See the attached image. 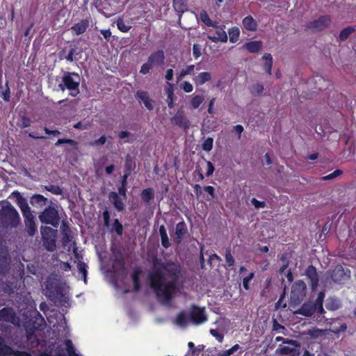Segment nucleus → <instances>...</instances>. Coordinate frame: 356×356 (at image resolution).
Wrapping results in <instances>:
<instances>
[{"mask_svg":"<svg viewBox=\"0 0 356 356\" xmlns=\"http://www.w3.org/2000/svg\"><path fill=\"white\" fill-rule=\"evenodd\" d=\"M181 273L180 266L176 263L154 266L149 273L151 287L156 292L159 300L165 304L170 302L177 290V279Z\"/></svg>","mask_w":356,"mask_h":356,"instance_id":"obj_1","label":"nucleus"},{"mask_svg":"<svg viewBox=\"0 0 356 356\" xmlns=\"http://www.w3.org/2000/svg\"><path fill=\"white\" fill-rule=\"evenodd\" d=\"M20 218L17 210L8 202L0 204V223L3 227H15Z\"/></svg>","mask_w":356,"mask_h":356,"instance_id":"obj_2","label":"nucleus"},{"mask_svg":"<svg viewBox=\"0 0 356 356\" xmlns=\"http://www.w3.org/2000/svg\"><path fill=\"white\" fill-rule=\"evenodd\" d=\"M64 346L67 352L68 356H81L77 354L70 340H66L64 344L51 343L48 348L43 352L40 353L38 356H66L64 351Z\"/></svg>","mask_w":356,"mask_h":356,"instance_id":"obj_3","label":"nucleus"},{"mask_svg":"<svg viewBox=\"0 0 356 356\" xmlns=\"http://www.w3.org/2000/svg\"><path fill=\"white\" fill-rule=\"evenodd\" d=\"M80 76L74 72H64L62 77V82L58 85V88L61 91L65 89L70 90V94L72 97H76L79 93Z\"/></svg>","mask_w":356,"mask_h":356,"instance_id":"obj_4","label":"nucleus"},{"mask_svg":"<svg viewBox=\"0 0 356 356\" xmlns=\"http://www.w3.org/2000/svg\"><path fill=\"white\" fill-rule=\"evenodd\" d=\"M165 56L162 50L156 51L150 54L147 60L140 67V73L142 74H147L149 73L150 70L157 66L161 65L164 63Z\"/></svg>","mask_w":356,"mask_h":356,"instance_id":"obj_5","label":"nucleus"},{"mask_svg":"<svg viewBox=\"0 0 356 356\" xmlns=\"http://www.w3.org/2000/svg\"><path fill=\"white\" fill-rule=\"evenodd\" d=\"M40 232L44 246L49 251H54L56 249V239L57 230L49 227H41Z\"/></svg>","mask_w":356,"mask_h":356,"instance_id":"obj_6","label":"nucleus"},{"mask_svg":"<svg viewBox=\"0 0 356 356\" xmlns=\"http://www.w3.org/2000/svg\"><path fill=\"white\" fill-rule=\"evenodd\" d=\"M41 222L57 227L60 218L58 211L51 206L47 207L38 216Z\"/></svg>","mask_w":356,"mask_h":356,"instance_id":"obj_7","label":"nucleus"},{"mask_svg":"<svg viewBox=\"0 0 356 356\" xmlns=\"http://www.w3.org/2000/svg\"><path fill=\"white\" fill-rule=\"evenodd\" d=\"M275 353V356H299V345L296 341H291L287 345H280Z\"/></svg>","mask_w":356,"mask_h":356,"instance_id":"obj_8","label":"nucleus"},{"mask_svg":"<svg viewBox=\"0 0 356 356\" xmlns=\"http://www.w3.org/2000/svg\"><path fill=\"white\" fill-rule=\"evenodd\" d=\"M330 21L329 16H321L316 20L308 22L306 27L313 32H319L326 29L329 26Z\"/></svg>","mask_w":356,"mask_h":356,"instance_id":"obj_9","label":"nucleus"},{"mask_svg":"<svg viewBox=\"0 0 356 356\" xmlns=\"http://www.w3.org/2000/svg\"><path fill=\"white\" fill-rule=\"evenodd\" d=\"M213 27L214 30L209 31L207 38L213 42H226L227 41V35L225 31V26H218L216 23Z\"/></svg>","mask_w":356,"mask_h":356,"instance_id":"obj_10","label":"nucleus"},{"mask_svg":"<svg viewBox=\"0 0 356 356\" xmlns=\"http://www.w3.org/2000/svg\"><path fill=\"white\" fill-rule=\"evenodd\" d=\"M191 322L196 325H200L207 321V316L204 307L193 306L190 312Z\"/></svg>","mask_w":356,"mask_h":356,"instance_id":"obj_11","label":"nucleus"},{"mask_svg":"<svg viewBox=\"0 0 356 356\" xmlns=\"http://www.w3.org/2000/svg\"><path fill=\"white\" fill-rule=\"evenodd\" d=\"M47 295L54 302V304L58 306L65 307L70 306L69 297L60 291H56V293H54L51 291H49Z\"/></svg>","mask_w":356,"mask_h":356,"instance_id":"obj_12","label":"nucleus"},{"mask_svg":"<svg viewBox=\"0 0 356 356\" xmlns=\"http://www.w3.org/2000/svg\"><path fill=\"white\" fill-rule=\"evenodd\" d=\"M306 285L304 282H296L291 288V299L294 301H300L305 295Z\"/></svg>","mask_w":356,"mask_h":356,"instance_id":"obj_13","label":"nucleus"},{"mask_svg":"<svg viewBox=\"0 0 356 356\" xmlns=\"http://www.w3.org/2000/svg\"><path fill=\"white\" fill-rule=\"evenodd\" d=\"M331 278L334 282L341 283L350 278V271H346L341 266H337L332 272Z\"/></svg>","mask_w":356,"mask_h":356,"instance_id":"obj_14","label":"nucleus"},{"mask_svg":"<svg viewBox=\"0 0 356 356\" xmlns=\"http://www.w3.org/2000/svg\"><path fill=\"white\" fill-rule=\"evenodd\" d=\"M136 97L140 104H143L147 109L151 111L154 108V101L149 97L146 91L138 90L136 92Z\"/></svg>","mask_w":356,"mask_h":356,"instance_id":"obj_15","label":"nucleus"},{"mask_svg":"<svg viewBox=\"0 0 356 356\" xmlns=\"http://www.w3.org/2000/svg\"><path fill=\"white\" fill-rule=\"evenodd\" d=\"M0 318L7 322H10L13 324L17 323V318L13 309L10 307L3 308L0 311Z\"/></svg>","mask_w":356,"mask_h":356,"instance_id":"obj_16","label":"nucleus"},{"mask_svg":"<svg viewBox=\"0 0 356 356\" xmlns=\"http://www.w3.org/2000/svg\"><path fill=\"white\" fill-rule=\"evenodd\" d=\"M171 120L175 124L186 130L188 129L190 127V122L184 115L183 111H178L171 119Z\"/></svg>","mask_w":356,"mask_h":356,"instance_id":"obj_17","label":"nucleus"},{"mask_svg":"<svg viewBox=\"0 0 356 356\" xmlns=\"http://www.w3.org/2000/svg\"><path fill=\"white\" fill-rule=\"evenodd\" d=\"M315 312H317L315 305L313 302H308L304 303L297 313L305 316H311Z\"/></svg>","mask_w":356,"mask_h":356,"instance_id":"obj_18","label":"nucleus"},{"mask_svg":"<svg viewBox=\"0 0 356 356\" xmlns=\"http://www.w3.org/2000/svg\"><path fill=\"white\" fill-rule=\"evenodd\" d=\"M211 74L209 72H202L193 77V80L197 86H202L211 80Z\"/></svg>","mask_w":356,"mask_h":356,"instance_id":"obj_19","label":"nucleus"},{"mask_svg":"<svg viewBox=\"0 0 356 356\" xmlns=\"http://www.w3.org/2000/svg\"><path fill=\"white\" fill-rule=\"evenodd\" d=\"M242 24L247 31L253 32L257 29V22L251 15L245 17L243 19Z\"/></svg>","mask_w":356,"mask_h":356,"instance_id":"obj_20","label":"nucleus"},{"mask_svg":"<svg viewBox=\"0 0 356 356\" xmlns=\"http://www.w3.org/2000/svg\"><path fill=\"white\" fill-rule=\"evenodd\" d=\"M108 198L117 210L122 211L124 209V203L122 202V200L119 197L117 193H110L108 195Z\"/></svg>","mask_w":356,"mask_h":356,"instance_id":"obj_21","label":"nucleus"},{"mask_svg":"<svg viewBox=\"0 0 356 356\" xmlns=\"http://www.w3.org/2000/svg\"><path fill=\"white\" fill-rule=\"evenodd\" d=\"M13 348L6 344L4 338L0 337V356H13Z\"/></svg>","mask_w":356,"mask_h":356,"instance_id":"obj_22","label":"nucleus"},{"mask_svg":"<svg viewBox=\"0 0 356 356\" xmlns=\"http://www.w3.org/2000/svg\"><path fill=\"white\" fill-rule=\"evenodd\" d=\"M31 204L37 208H41L47 204V198L40 194L34 195L30 200Z\"/></svg>","mask_w":356,"mask_h":356,"instance_id":"obj_23","label":"nucleus"},{"mask_svg":"<svg viewBox=\"0 0 356 356\" xmlns=\"http://www.w3.org/2000/svg\"><path fill=\"white\" fill-rule=\"evenodd\" d=\"M89 22L87 19H83L72 26L71 29L76 35L83 33L88 27Z\"/></svg>","mask_w":356,"mask_h":356,"instance_id":"obj_24","label":"nucleus"},{"mask_svg":"<svg viewBox=\"0 0 356 356\" xmlns=\"http://www.w3.org/2000/svg\"><path fill=\"white\" fill-rule=\"evenodd\" d=\"M35 316L33 320V328L35 330H42L45 327V321L43 317L38 312H34Z\"/></svg>","mask_w":356,"mask_h":356,"instance_id":"obj_25","label":"nucleus"},{"mask_svg":"<svg viewBox=\"0 0 356 356\" xmlns=\"http://www.w3.org/2000/svg\"><path fill=\"white\" fill-rule=\"evenodd\" d=\"M73 251H74L75 257L77 259V261H76L77 263L76 267H77L79 273L82 275L83 280L84 282L86 283V278H87L86 264L79 259V255H78V254L76 252V250L75 248H74Z\"/></svg>","mask_w":356,"mask_h":356,"instance_id":"obj_26","label":"nucleus"},{"mask_svg":"<svg viewBox=\"0 0 356 356\" xmlns=\"http://www.w3.org/2000/svg\"><path fill=\"white\" fill-rule=\"evenodd\" d=\"M37 330H32L30 328L26 329V338L27 341L31 343L32 347H35L39 345V339L38 338Z\"/></svg>","mask_w":356,"mask_h":356,"instance_id":"obj_27","label":"nucleus"},{"mask_svg":"<svg viewBox=\"0 0 356 356\" xmlns=\"http://www.w3.org/2000/svg\"><path fill=\"white\" fill-rule=\"evenodd\" d=\"M191 321L190 315L188 316L185 312H181L175 319L176 324L181 327L187 326Z\"/></svg>","mask_w":356,"mask_h":356,"instance_id":"obj_28","label":"nucleus"},{"mask_svg":"<svg viewBox=\"0 0 356 356\" xmlns=\"http://www.w3.org/2000/svg\"><path fill=\"white\" fill-rule=\"evenodd\" d=\"M186 234V226L184 222H181L177 224L175 228V234L177 242H181L184 236Z\"/></svg>","mask_w":356,"mask_h":356,"instance_id":"obj_29","label":"nucleus"},{"mask_svg":"<svg viewBox=\"0 0 356 356\" xmlns=\"http://www.w3.org/2000/svg\"><path fill=\"white\" fill-rule=\"evenodd\" d=\"M244 46L250 53H256L261 49L262 42L261 41H252L245 43Z\"/></svg>","mask_w":356,"mask_h":356,"instance_id":"obj_30","label":"nucleus"},{"mask_svg":"<svg viewBox=\"0 0 356 356\" xmlns=\"http://www.w3.org/2000/svg\"><path fill=\"white\" fill-rule=\"evenodd\" d=\"M306 275L311 280L312 286L318 284V278L316 268L313 266H309L306 270Z\"/></svg>","mask_w":356,"mask_h":356,"instance_id":"obj_31","label":"nucleus"},{"mask_svg":"<svg viewBox=\"0 0 356 356\" xmlns=\"http://www.w3.org/2000/svg\"><path fill=\"white\" fill-rule=\"evenodd\" d=\"M195 70L198 71L200 70V67L198 66L196 67L195 65H188L186 68L180 71L177 76L178 80H181L187 75L193 74Z\"/></svg>","mask_w":356,"mask_h":356,"instance_id":"obj_32","label":"nucleus"},{"mask_svg":"<svg viewBox=\"0 0 356 356\" xmlns=\"http://www.w3.org/2000/svg\"><path fill=\"white\" fill-rule=\"evenodd\" d=\"M188 0H173V7L179 13H183L187 9Z\"/></svg>","mask_w":356,"mask_h":356,"instance_id":"obj_33","label":"nucleus"},{"mask_svg":"<svg viewBox=\"0 0 356 356\" xmlns=\"http://www.w3.org/2000/svg\"><path fill=\"white\" fill-rule=\"evenodd\" d=\"M264 60V69L268 74H271L273 67V57L270 54H266L262 57Z\"/></svg>","mask_w":356,"mask_h":356,"instance_id":"obj_34","label":"nucleus"},{"mask_svg":"<svg viewBox=\"0 0 356 356\" xmlns=\"http://www.w3.org/2000/svg\"><path fill=\"white\" fill-rule=\"evenodd\" d=\"M17 124L21 129L26 128L31 126V120L25 115H22L19 116Z\"/></svg>","mask_w":356,"mask_h":356,"instance_id":"obj_35","label":"nucleus"},{"mask_svg":"<svg viewBox=\"0 0 356 356\" xmlns=\"http://www.w3.org/2000/svg\"><path fill=\"white\" fill-rule=\"evenodd\" d=\"M8 260L7 250L0 247V271L8 264Z\"/></svg>","mask_w":356,"mask_h":356,"instance_id":"obj_36","label":"nucleus"},{"mask_svg":"<svg viewBox=\"0 0 356 356\" xmlns=\"http://www.w3.org/2000/svg\"><path fill=\"white\" fill-rule=\"evenodd\" d=\"M159 233L161 238V243L163 247L168 248L170 246V242L168 240V237L165 231V228L164 225H161L159 227Z\"/></svg>","mask_w":356,"mask_h":356,"instance_id":"obj_37","label":"nucleus"},{"mask_svg":"<svg viewBox=\"0 0 356 356\" xmlns=\"http://www.w3.org/2000/svg\"><path fill=\"white\" fill-rule=\"evenodd\" d=\"M62 229H63V235L62 241H63V245L65 246H67L68 245V243H70V242L71 241V236L69 234L70 230H69L68 227L65 225V222L63 223Z\"/></svg>","mask_w":356,"mask_h":356,"instance_id":"obj_38","label":"nucleus"},{"mask_svg":"<svg viewBox=\"0 0 356 356\" xmlns=\"http://www.w3.org/2000/svg\"><path fill=\"white\" fill-rule=\"evenodd\" d=\"M26 231L29 236H33L37 232V227L35 221H24Z\"/></svg>","mask_w":356,"mask_h":356,"instance_id":"obj_39","label":"nucleus"},{"mask_svg":"<svg viewBox=\"0 0 356 356\" xmlns=\"http://www.w3.org/2000/svg\"><path fill=\"white\" fill-rule=\"evenodd\" d=\"M141 196L146 203H149V202L154 197V191L152 188L144 189L142 191Z\"/></svg>","mask_w":356,"mask_h":356,"instance_id":"obj_40","label":"nucleus"},{"mask_svg":"<svg viewBox=\"0 0 356 356\" xmlns=\"http://www.w3.org/2000/svg\"><path fill=\"white\" fill-rule=\"evenodd\" d=\"M229 36V41L232 43L236 42L239 38V30L238 28H232L228 31Z\"/></svg>","mask_w":356,"mask_h":356,"instance_id":"obj_41","label":"nucleus"},{"mask_svg":"<svg viewBox=\"0 0 356 356\" xmlns=\"http://www.w3.org/2000/svg\"><path fill=\"white\" fill-rule=\"evenodd\" d=\"M204 101L202 95H195L191 98V104L193 108H197Z\"/></svg>","mask_w":356,"mask_h":356,"instance_id":"obj_42","label":"nucleus"},{"mask_svg":"<svg viewBox=\"0 0 356 356\" xmlns=\"http://www.w3.org/2000/svg\"><path fill=\"white\" fill-rule=\"evenodd\" d=\"M355 31V28L353 26H348L347 28H345L343 29L340 34H339V38L341 40H346L348 36Z\"/></svg>","mask_w":356,"mask_h":356,"instance_id":"obj_43","label":"nucleus"},{"mask_svg":"<svg viewBox=\"0 0 356 356\" xmlns=\"http://www.w3.org/2000/svg\"><path fill=\"white\" fill-rule=\"evenodd\" d=\"M44 188L54 194V195H61L63 193V190L60 188V186L57 185H49V186H44Z\"/></svg>","mask_w":356,"mask_h":356,"instance_id":"obj_44","label":"nucleus"},{"mask_svg":"<svg viewBox=\"0 0 356 356\" xmlns=\"http://www.w3.org/2000/svg\"><path fill=\"white\" fill-rule=\"evenodd\" d=\"M200 16L201 20L208 26H214L216 24L211 20L206 11L201 12Z\"/></svg>","mask_w":356,"mask_h":356,"instance_id":"obj_45","label":"nucleus"},{"mask_svg":"<svg viewBox=\"0 0 356 356\" xmlns=\"http://www.w3.org/2000/svg\"><path fill=\"white\" fill-rule=\"evenodd\" d=\"M140 271L135 270L132 274V281L134 283V291H138L140 289V284L138 282Z\"/></svg>","mask_w":356,"mask_h":356,"instance_id":"obj_46","label":"nucleus"},{"mask_svg":"<svg viewBox=\"0 0 356 356\" xmlns=\"http://www.w3.org/2000/svg\"><path fill=\"white\" fill-rule=\"evenodd\" d=\"M18 205L21 209V211L23 213H26V211H29L31 210V208L29 207L26 200L24 198H20L18 200Z\"/></svg>","mask_w":356,"mask_h":356,"instance_id":"obj_47","label":"nucleus"},{"mask_svg":"<svg viewBox=\"0 0 356 356\" xmlns=\"http://www.w3.org/2000/svg\"><path fill=\"white\" fill-rule=\"evenodd\" d=\"M18 205L21 209V211L23 213H26V211H29L31 210V208L29 207L26 200L24 198H20L18 200Z\"/></svg>","mask_w":356,"mask_h":356,"instance_id":"obj_48","label":"nucleus"},{"mask_svg":"<svg viewBox=\"0 0 356 356\" xmlns=\"http://www.w3.org/2000/svg\"><path fill=\"white\" fill-rule=\"evenodd\" d=\"M264 91V86L260 83H255L251 88V93L254 95H259Z\"/></svg>","mask_w":356,"mask_h":356,"instance_id":"obj_49","label":"nucleus"},{"mask_svg":"<svg viewBox=\"0 0 356 356\" xmlns=\"http://www.w3.org/2000/svg\"><path fill=\"white\" fill-rule=\"evenodd\" d=\"M240 348V346L238 344H235L234 346H233L231 348L228 349V350H224L222 352H221L219 355L220 356H230L231 355H232L234 353H235L236 351H237L238 349Z\"/></svg>","mask_w":356,"mask_h":356,"instance_id":"obj_50","label":"nucleus"},{"mask_svg":"<svg viewBox=\"0 0 356 356\" xmlns=\"http://www.w3.org/2000/svg\"><path fill=\"white\" fill-rule=\"evenodd\" d=\"M225 261L228 267H233L234 266V259L232 257L230 250H227L225 253Z\"/></svg>","mask_w":356,"mask_h":356,"instance_id":"obj_51","label":"nucleus"},{"mask_svg":"<svg viewBox=\"0 0 356 356\" xmlns=\"http://www.w3.org/2000/svg\"><path fill=\"white\" fill-rule=\"evenodd\" d=\"M213 142L212 138H207L202 144L203 150L210 152L213 148Z\"/></svg>","mask_w":356,"mask_h":356,"instance_id":"obj_52","label":"nucleus"},{"mask_svg":"<svg viewBox=\"0 0 356 356\" xmlns=\"http://www.w3.org/2000/svg\"><path fill=\"white\" fill-rule=\"evenodd\" d=\"M117 26L119 30L126 33L131 29L130 26L127 25L122 19H118L117 22Z\"/></svg>","mask_w":356,"mask_h":356,"instance_id":"obj_53","label":"nucleus"},{"mask_svg":"<svg viewBox=\"0 0 356 356\" xmlns=\"http://www.w3.org/2000/svg\"><path fill=\"white\" fill-rule=\"evenodd\" d=\"M113 229L118 235L122 234L123 227L118 219H115L113 224Z\"/></svg>","mask_w":356,"mask_h":356,"instance_id":"obj_54","label":"nucleus"},{"mask_svg":"<svg viewBox=\"0 0 356 356\" xmlns=\"http://www.w3.org/2000/svg\"><path fill=\"white\" fill-rule=\"evenodd\" d=\"M323 300L319 298H317L314 302H313V304L315 305L317 309V312L320 314H322L325 312L323 307Z\"/></svg>","mask_w":356,"mask_h":356,"instance_id":"obj_55","label":"nucleus"},{"mask_svg":"<svg viewBox=\"0 0 356 356\" xmlns=\"http://www.w3.org/2000/svg\"><path fill=\"white\" fill-rule=\"evenodd\" d=\"M342 173V171L340 170H336L335 171H334L333 172L325 176V177H322V179L323 180H331V179H335L336 177H337L338 176H339L340 175H341Z\"/></svg>","mask_w":356,"mask_h":356,"instance_id":"obj_56","label":"nucleus"},{"mask_svg":"<svg viewBox=\"0 0 356 356\" xmlns=\"http://www.w3.org/2000/svg\"><path fill=\"white\" fill-rule=\"evenodd\" d=\"M254 273H250L247 277H244L243 280V286L245 290L249 289V283L254 277Z\"/></svg>","mask_w":356,"mask_h":356,"instance_id":"obj_57","label":"nucleus"},{"mask_svg":"<svg viewBox=\"0 0 356 356\" xmlns=\"http://www.w3.org/2000/svg\"><path fill=\"white\" fill-rule=\"evenodd\" d=\"M209 332L210 334L218 340V341L222 342L223 341V334L219 333L217 330L211 329Z\"/></svg>","mask_w":356,"mask_h":356,"instance_id":"obj_58","label":"nucleus"},{"mask_svg":"<svg viewBox=\"0 0 356 356\" xmlns=\"http://www.w3.org/2000/svg\"><path fill=\"white\" fill-rule=\"evenodd\" d=\"M181 88L182 90H184L186 92H191L193 90V85L189 83L188 81H184L181 84Z\"/></svg>","mask_w":356,"mask_h":356,"instance_id":"obj_59","label":"nucleus"},{"mask_svg":"<svg viewBox=\"0 0 356 356\" xmlns=\"http://www.w3.org/2000/svg\"><path fill=\"white\" fill-rule=\"evenodd\" d=\"M326 307L331 310H335L339 307V302L337 300L330 299L329 302L327 304Z\"/></svg>","mask_w":356,"mask_h":356,"instance_id":"obj_60","label":"nucleus"},{"mask_svg":"<svg viewBox=\"0 0 356 356\" xmlns=\"http://www.w3.org/2000/svg\"><path fill=\"white\" fill-rule=\"evenodd\" d=\"M252 204L256 209L264 208L266 207V202L263 201H259L255 198L251 200Z\"/></svg>","mask_w":356,"mask_h":356,"instance_id":"obj_61","label":"nucleus"},{"mask_svg":"<svg viewBox=\"0 0 356 356\" xmlns=\"http://www.w3.org/2000/svg\"><path fill=\"white\" fill-rule=\"evenodd\" d=\"M106 138L104 136H101L98 140H96L90 143L92 146H101L105 144Z\"/></svg>","mask_w":356,"mask_h":356,"instance_id":"obj_62","label":"nucleus"},{"mask_svg":"<svg viewBox=\"0 0 356 356\" xmlns=\"http://www.w3.org/2000/svg\"><path fill=\"white\" fill-rule=\"evenodd\" d=\"M193 54L195 58L201 56V48L199 44H194L193 47Z\"/></svg>","mask_w":356,"mask_h":356,"instance_id":"obj_63","label":"nucleus"},{"mask_svg":"<svg viewBox=\"0 0 356 356\" xmlns=\"http://www.w3.org/2000/svg\"><path fill=\"white\" fill-rule=\"evenodd\" d=\"M23 217L24 218V221H35V216L32 213L31 211H26L23 213Z\"/></svg>","mask_w":356,"mask_h":356,"instance_id":"obj_64","label":"nucleus"}]
</instances>
